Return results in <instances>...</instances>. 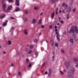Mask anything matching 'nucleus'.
<instances>
[{
  "instance_id": "obj_39",
  "label": "nucleus",
  "mask_w": 78,
  "mask_h": 78,
  "mask_svg": "<svg viewBox=\"0 0 78 78\" xmlns=\"http://www.w3.org/2000/svg\"><path fill=\"white\" fill-rule=\"evenodd\" d=\"M55 46H56V47H58V44L57 43H55Z\"/></svg>"
},
{
  "instance_id": "obj_61",
  "label": "nucleus",
  "mask_w": 78,
  "mask_h": 78,
  "mask_svg": "<svg viewBox=\"0 0 78 78\" xmlns=\"http://www.w3.org/2000/svg\"><path fill=\"white\" fill-rule=\"evenodd\" d=\"M4 1H5V0H2V2H4Z\"/></svg>"
},
{
  "instance_id": "obj_63",
  "label": "nucleus",
  "mask_w": 78,
  "mask_h": 78,
  "mask_svg": "<svg viewBox=\"0 0 78 78\" xmlns=\"http://www.w3.org/2000/svg\"><path fill=\"white\" fill-rule=\"evenodd\" d=\"M64 72H66V70H63Z\"/></svg>"
},
{
  "instance_id": "obj_28",
  "label": "nucleus",
  "mask_w": 78,
  "mask_h": 78,
  "mask_svg": "<svg viewBox=\"0 0 78 78\" xmlns=\"http://www.w3.org/2000/svg\"><path fill=\"white\" fill-rule=\"evenodd\" d=\"M24 12L25 14H28V12L27 10H25Z\"/></svg>"
},
{
  "instance_id": "obj_25",
  "label": "nucleus",
  "mask_w": 78,
  "mask_h": 78,
  "mask_svg": "<svg viewBox=\"0 0 78 78\" xmlns=\"http://www.w3.org/2000/svg\"><path fill=\"white\" fill-rule=\"evenodd\" d=\"M8 1L9 3H12L13 2V0H7Z\"/></svg>"
},
{
  "instance_id": "obj_56",
  "label": "nucleus",
  "mask_w": 78,
  "mask_h": 78,
  "mask_svg": "<svg viewBox=\"0 0 78 78\" xmlns=\"http://www.w3.org/2000/svg\"><path fill=\"white\" fill-rule=\"evenodd\" d=\"M62 12H63V13H64V10H63L62 11Z\"/></svg>"
},
{
  "instance_id": "obj_9",
  "label": "nucleus",
  "mask_w": 78,
  "mask_h": 78,
  "mask_svg": "<svg viewBox=\"0 0 78 78\" xmlns=\"http://www.w3.org/2000/svg\"><path fill=\"white\" fill-rule=\"evenodd\" d=\"M3 12H7V13H9L10 12V11L9 10L7 9L6 10L5 9V11H4L3 10Z\"/></svg>"
},
{
  "instance_id": "obj_4",
  "label": "nucleus",
  "mask_w": 78,
  "mask_h": 78,
  "mask_svg": "<svg viewBox=\"0 0 78 78\" xmlns=\"http://www.w3.org/2000/svg\"><path fill=\"white\" fill-rule=\"evenodd\" d=\"M67 5L66 4L65 6V9H66V11L67 12H70V9H71V7L69 6L68 7Z\"/></svg>"
},
{
  "instance_id": "obj_20",
  "label": "nucleus",
  "mask_w": 78,
  "mask_h": 78,
  "mask_svg": "<svg viewBox=\"0 0 78 78\" xmlns=\"http://www.w3.org/2000/svg\"><path fill=\"white\" fill-rule=\"evenodd\" d=\"M5 17V15L3 14L1 16V19H3Z\"/></svg>"
},
{
  "instance_id": "obj_17",
  "label": "nucleus",
  "mask_w": 78,
  "mask_h": 78,
  "mask_svg": "<svg viewBox=\"0 0 78 78\" xmlns=\"http://www.w3.org/2000/svg\"><path fill=\"white\" fill-rule=\"evenodd\" d=\"M7 22H8V20H6L5 22L3 24V26H6L7 24Z\"/></svg>"
},
{
  "instance_id": "obj_49",
  "label": "nucleus",
  "mask_w": 78,
  "mask_h": 78,
  "mask_svg": "<svg viewBox=\"0 0 78 78\" xmlns=\"http://www.w3.org/2000/svg\"><path fill=\"white\" fill-rule=\"evenodd\" d=\"M60 22L61 23H64V22H63V21L62 20L60 21Z\"/></svg>"
},
{
  "instance_id": "obj_2",
  "label": "nucleus",
  "mask_w": 78,
  "mask_h": 78,
  "mask_svg": "<svg viewBox=\"0 0 78 78\" xmlns=\"http://www.w3.org/2000/svg\"><path fill=\"white\" fill-rule=\"evenodd\" d=\"M74 70H75V68L74 67H73V68L69 71L68 73V77H69V78H70V77H72V76H73Z\"/></svg>"
},
{
  "instance_id": "obj_45",
  "label": "nucleus",
  "mask_w": 78,
  "mask_h": 78,
  "mask_svg": "<svg viewBox=\"0 0 78 78\" xmlns=\"http://www.w3.org/2000/svg\"><path fill=\"white\" fill-rule=\"evenodd\" d=\"M76 9H73V12H75L76 11Z\"/></svg>"
},
{
  "instance_id": "obj_5",
  "label": "nucleus",
  "mask_w": 78,
  "mask_h": 78,
  "mask_svg": "<svg viewBox=\"0 0 78 78\" xmlns=\"http://www.w3.org/2000/svg\"><path fill=\"white\" fill-rule=\"evenodd\" d=\"M64 64L66 66V67L67 69H69L70 67V62L68 61L65 62Z\"/></svg>"
},
{
  "instance_id": "obj_7",
  "label": "nucleus",
  "mask_w": 78,
  "mask_h": 78,
  "mask_svg": "<svg viewBox=\"0 0 78 78\" xmlns=\"http://www.w3.org/2000/svg\"><path fill=\"white\" fill-rule=\"evenodd\" d=\"M24 33L26 35H28V30L25 29L24 30Z\"/></svg>"
},
{
  "instance_id": "obj_8",
  "label": "nucleus",
  "mask_w": 78,
  "mask_h": 78,
  "mask_svg": "<svg viewBox=\"0 0 78 78\" xmlns=\"http://www.w3.org/2000/svg\"><path fill=\"white\" fill-rule=\"evenodd\" d=\"M32 22L33 23H36V19L35 18H33L32 19Z\"/></svg>"
},
{
  "instance_id": "obj_16",
  "label": "nucleus",
  "mask_w": 78,
  "mask_h": 78,
  "mask_svg": "<svg viewBox=\"0 0 78 78\" xmlns=\"http://www.w3.org/2000/svg\"><path fill=\"white\" fill-rule=\"evenodd\" d=\"M20 10V8L19 7H17L16 9H15V11L16 12H17L18 11H19Z\"/></svg>"
},
{
  "instance_id": "obj_22",
  "label": "nucleus",
  "mask_w": 78,
  "mask_h": 78,
  "mask_svg": "<svg viewBox=\"0 0 78 78\" xmlns=\"http://www.w3.org/2000/svg\"><path fill=\"white\" fill-rule=\"evenodd\" d=\"M66 16L67 17V19H68L69 18V17H70V15H69V14H67Z\"/></svg>"
},
{
  "instance_id": "obj_26",
  "label": "nucleus",
  "mask_w": 78,
  "mask_h": 78,
  "mask_svg": "<svg viewBox=\"0 0 78 78\" xmlns=\"http://www.w3.org/2000/svg\"><path fill=\"white\" fill-rule=\"evenodd\" d=\"M31 53H32V51L31 50L29 51L28 52V53H29V54H31Z\"/></svg>"
},
{
  "instance_id": "obj_47",
  "label": "nucleus",
  "mask_w": 78,
  "mask_h": 78,
  "mask_svg": "<svg viewBox=\"0 0 78 78\" xmlns=\"http://www.w3.org/2000/svg\"><path fill=\"white\" fill-rule=\"evenodd\" d=\"M48 73V72H47V71L45 73V75H47Z\"/></svg>"
},
{
  "instance_id": "obj_14",
  "label": "nucleus",
  "mask_w": 78,
  "mask_h": 78,
  "mask_svg": "<svg viewBox=\"0 0 78 78\" xmlns=\"http://www.w3.org/2000/svg\"><path fill=\"white\" fill-rule=\"evenodd\" d=\"M51 70H50V69H49V72L48 73V76H51Z\"/></svg>"
},
{
  "instance_id": "obj_52",
  "label": "nucleus",
  "mask_w": 78,
  "mask_h": 78,
  "mask_svg": "<svg viewBox=\"0 0 78 78\" xmlns=\"http://www.w3.org/2000/svg\"><path fill=\"white\" fill-rule=\"evenodd\" d=\"M61 10H60L59 11V13H61Z\"/></svg>"
},
{
  "instance_id": "obj_24",
  "label": "nucleus",
  "mask_w": 78,
  "mask_h": 78,
  "mask_svg": "<svg viewBox=\"0 0 78 78\" xmlns=\"http://www.w3.org/2000/svg\"><path fill=\"white\" fill-rule=\"evenodd\" d=\"M75 67L77 68L78 67V62H76L75 65Z\"/></svg>"
},
{
  "instance_id": "obj_44",
  "label": "nucleus",
  "mask_w": 78,
  "mask_h": 78,
  "mask_svg": "<svg viewBox=\"0 0 78 78\" xmlns=\"http://www.w3.org/2000/svg\"><path fill=\"white\" fill-rule=\"evenodd\" d=\"M11 67H13L14 66V64L11 63Z\"/></svg>"
},
{
  "instance_id": "obj_15",
  "label": "nucleus",
  "mask_w": 78,
  "mask_h": 78,
  "mask_svg": "<svg viewBox=\"0 0 78 78\" xmlns=\"http://www.w3.org/2000/svg\"><path fill=\"white\" fill-rule=\"evenodd\" d=\"M20 54V51H16V55L17 56H19Z\"/></svg>"
},
{
  "instance_id": "obj_55",
  "label": "nucleus",
  "mask_w": 78,
  "mask_h": 78,
  "mask_svg": "<svg viewBox=\"0 0 78 78\" xmlns=\"http://www.w3.org/2000/svg\"><path fill=\"white\" fill-rule=\"evenodd\" d=\"M58 9L57 8L56 10V12H58Z\"/></svg>"
},
{
  "instance_id": "obj_12",
  "label": "nucleus",
  "mask_w": 78,
  "mask_h": 78,
  "mask_svg": "<svg viewBox=\"0 0 78 78\" xmlns=\"http://www.w3.org/2000/svg\"><path fill=\"white\" fill-rule=\"evenodd\" d=\"M5 8H6V4L4 3L3 5V9L4 11H5Z\"/></svg>"
},
{
  "instance_id": "obj_1",
  "label": "nucleus",
  "mask_w": 78,
  "mask_h": 78,
  "mask_svg": "<svg viewBox=\"0 0 78 78\" xmlns=\"http://www.w3.org/2000/svg\"><path fill=\"white\" fill-rule=\"evenodd\" d=\"M74 32H76V33L78 32V27L76 26H72L71 29L68 30V33L70 34L71 33H74Z\"/></svg>"
},
{
  "instance_id": "obj_18",
  "label": "nucleus",
  "mask_w": 78,
  "mask_h": 78,
  "mask_svg": "<svg viewBox=\"0 0 78 78\" xmlns=\"http://www.w3.org/2000/svg\"><path fill=\"white\" fill-rule=\"evenodd\" d=\"M18 74L19 76H21V75H22V72H21L20 71H18Z\"/></svg>"
},
{
  "instance_id": "obj_21",
  "label": "nucleus",
  "mask_w": 78,
  "mask_h": 78,
  "mask_svg": "<svg viewBox=\"0 0 78 78\" xmlns=\"http://www.w3.org/2000/svg\"><path fill=\"white\" fill-rule=\"evenodd\" d=\"M42 23V19H40L39 20L38 22V24H41V23Z\"/></svg>"
},
{
  "instance_id": "obj_30",
  "label": "nucleus",
  "mask_w": 78,
  "mask_h": 78,
  "mask_svg": "<svg viewBox=\"0 0 78 78\" xmlns=\"http://www.w3.org/2000/svg\"><path fill=\"white\" fill-rule=\"evenodd\" d=\"M24 20L26 22L27 21V18H25L24 19Z\"/></svg>"
},
{
  "instance_id": "obj_27",
  "label": "nucleus",
  "mask_w": 78,
  "mask_h": 78,
  "mask_svg": "<svg viewBox=\"0 0 78 78\" xmlns=\"http://www.w3.org/2000/svg\"><path fill=\"white\" fill-rule=\"evenodd\" d=\"M8 43L9 45H11V41H8Z\"/></svg>"
},
{
  "instance_id": "obj_58",
  "label": "nucleus",
  "mask_w": 78,
  "mask_h": 78,
  "mask_svg": "<svg viewBox=\"0 0 78 78\" xmlns=\"http://www.w3.org/2000/svg\"><path fill=\"white\" fill-rule=\"evenodd\" d=\"M11 75V73H9V75Z\"/></svg>"
},
{
  "instance_id": "obj_6",
  "label": "nucleus",
  "mask_w": 78,
  "mask_h": 78,
  "mask_svg": "<svg viewBox=\"0 0 78 78\" xmlns=\"http://www.w3.org/2000/svg\"><path fill=\"white\" fill-rule=\"evenodd\" d=\"M15 4L16 6H19V0H16Z\"/></svg>"
},
{
  "instance_id": "obj_40",
  "label": "nucleus",
  "mask_w": 78,
  "mask_h": 78,
  "mask_svg": "<svg viewBox=\"0 0 78 78\" xmlns=\"http://www.w3.org/2000/svg\"><path fill=\"white\" fill-rule=\"evenodd\" d=\"M26 61L27 62H29V60L28 58L26 59Z\"/></svg>"
},
{
  "instance_id": "obj_29",
  "label": "nucleus",
  "mask_w": 78,
  "mask_h": 78,
  "mask_svg": "<svg viewBox=\"0 0 78 78\" xmlns=\"http://www.w3.org/2000/svg\"><path fill=\"white\" fill-rule=\"evenodd\" d=\"M33 48V45H31L30 47V48Z\"/></svg>"
},
{
  "instance_id": "obj_46",
  "label": "nucleus",
  "mask_w": 78,
  "mask_h": 78,
  "mask_svg": "<svg viewBox=\"0 0 78 78\" xmlns=\"http://www.w3.org/2000/svg\"><path fill=\"white\" fill-rule=\"evenodd\" d=\"M63 34H66V31H64V32H63Z\"/></svg>"
},
{
  "instance_id": "obj_59",
  "label": "nucleus",
  "mask_w": 78,
  "mask_h": 78,
  "mask_svg": "<svg viewBox=\"0 0 78 78\" xmlns=\"http://www.w3.org/2000/svg\"><path fill=\"white\" fill-rule=\"evenodd\" d=\"M56 14H58V12H56Z\"/></svg>"
},
{
  "instance_id": "obj_54",
  "label": "nucleus",
  "mask_w": 78,
  "mask_h": 78,
  "mask_svg": "<svg viewBox=\"0 0 78 78\" xmlns=\"http://www.w3.org/2000/svg\"><path fill=\"white\" fill-rule=\"evenodd\" d=\"M60 19H61V17H59V21H60Z\"/></svg>"
},
{
  "instance_id": "obj_50",
  "label": "nucleus",
  "mask_w": 78,
  "mask_h": 78,
  "mask_svg": "<svg viewBox=\"0 0 78 78\" xmlns=\"http://www.w3.org/2000/svg\"><path fill=\"white\" fill-rule=\"evenodd\" d=\"M25 51H28V49H25Z\"/></svg>"
},
{
  "instance_id": "obj_33",
  "label": "nucleus",
  "mask_w": 78,
  "mask_h": 78,
  "mask_svg": "<svg viewBox=\"0 0 78 78\" xmlns=\"http://www.w3.org/2000/svg\"><path fill=\"white\" fill-rule=\"evenodd\" d=\"M34 42H37V40L35 39L34 40Z\"/></svg>"
},
{
  "instance_id": "obj_38",
  "label": "nucleus",
  "mask_w": 78,
  "mask_h": 78,
  "mask_svg": "<svg viewBox=\"0 0 78 78\" xmlns=\"http://www.w3.org/2000/svg\"><path fill=\"white\" fill-rule=\"evenodd\" d=\"M70 41L71 42H73V39H71L70 40Z\"/></svg>"
},
{
  "instance_id": "obj_53",
  "label": "nucleus",
  "mask_w": 78,
  "mask_h": 78,
  "mask_svg": "<svg viewBox=\"0 0 78 78\" xmlns=\"http://www.w3.org/2000/svg\"><path fill=\"white\" fill-rule=\"evenodd\" d=\"M45 66V63H44L43 64V66Z\"/></svg>"
},
{
  "instance_id": "obj_43",
  "label": "nucleus",
  "mask_w": 78,
  "mask_h": 78,
  "mask_svg": "<svg viewBox=\"0 0 78 78\" xmlns=\"http://www.w3.org/2000/svg\"><path fill=\"white\" fill-rule=\"evenodd\" d=\"M3 54H6V52L5 51H3Z\"/></svg>"
},
{
  "instance_id": "obj_60",
  "label": "nucleus",
  "mask_w": 78,
  "mask_h": 78,
  "mask_svg": "<svg viewBox=\"0 0 78 78\" xmlns=\"http://www.w3.org/2000/svg\"><path fill=\"white\" fill-rule=\"evenodd\" d=\"M57 25H59V23H58Z\"/></svg>"
},
{
  "instance_id": "obj_10",
  "label": "nucleus",
  "mask_w": 78,
  "mask_h": 78,
  "mask_svg": "<svg viewBox=\"0 0 78 78\" xmlns=\"http://www.w3.org/2000/svg\"><path fill=\"white\" fill-rule=\"evenodd\" d=\"M12 8V5H9L7 9H8L10 11V10H11Z\"/></svg>"
},
{
  "instance_id": "obj_57",
  "label": "nucleus",
  "mask_w": 78,
  "mask_h": 78,
  "mask_svg": "<svg viewBox=\"0 0 78 78\" xmlns=\"http://www.w3.org/2000/svg\"><path fill=\"white\" fill-rule=\"evenodd\" d=\"M43 13H41L40 14V15L41 16H42V14Z\"/></svg>"
},
{
  "instance_id": "obj_62",
  "label": "nucleus",
  "mask_w": 78,
  "mask_h": 78,
  "mask_svg": "<svg viewBox=\"0 0 78 78\" xmlns=\"http://www.w3.org/2000/svg\"><path fill=\"white\" fill-rule=\"evenodd\" d=\"M2 28V27H0V30Z\"/></svg>"
},
{
  "instance_id": "obj_41",
  "label": "nucleus",
  "mask_w": 78,
  "mask_h": 78,
  "mask_svg": "<svg viewBox=\"0 0 78 78\" xmlns=\"http://www.w3.org/2000/svg\"><path fill=\"white\" fill-rule=\"evenodd\" d=\"M61 51H62V53H64V50H63V49L61 50Z\"/></svg>"
},
{
  "instance_id": "obj_31",
  "label": "nucleus",
  "mask_w": 78,
  "mask_h": 78,
  "mask_svg": "<svg viewBox=\"0 0 78 78\" xmlns=\"http://www.w3.org/2000/svg\"><path fill=\"white\" fill-rule=\"evenodd\" d=\"M45 27V26L44 25H42L41 26V28H44Z\"/></svg>"
},
{
  "instance_id": "obj_32",
  "label": "nucleus",
  "mask_w": 78,
  "mask_h": 78,
  "mask_svg": "<svg viewBox=\"0 0 78 78\" xmlns=\"http://www.w3.org/2000/svg\"><path fill=\"white\" fill-rule=\"evenodd\" d=\"M60 72L62 74V75H63V74H64V73L62 71H60Z\"/></svg>"
},
{
  "instance_id": "obj_34",
  "label": "nucleus",
  "mask_w": 78,
  "mask_h": 78,
  "mask_svg": "<svg viewBox=\"0 0 78 78\" xmlns=\"http://www.w3.org/2000/svg\"><path fill=\"white\" fill-rule=\"evenodd\" d=\"M14 30V27H12L11 28V30Z\"/></svg>"
},
{
  "instance_id": "obj_36",
  "label": "nucleus",
  "mask_w": 78,
  "mask_h": 78,
  "mask_svg": "<svg viewBox=\"0 0 78 78\" xmlns=\"http://www.w3.org/2000/svg\"><path fill=\"white\" fill-rule=\"evenodd\" d=\"M34 9H35V10H37V9H38V8L37 7H35L34 8Z\"/></svg>"
},
{
  "instance_id": "obj_23",
  "label": "nucleus",
  "mask_w": 78,
  "mask_h": 78,
  "mask_svg": "<svg viewBox=\"0 0 78 78\" xmlns=\"http://www.w3.org/2000/svg\"><path fill=\"white\" fill-rule=\"evenodd\" d=\"M31 66H32V65H31V63H30L28 65V67H31Z\"/></svg>"
},
{
  "instance_id": "obj_13",
  "label": "nucleus",
  "mask_w": 78,
  "mask_h": 78,
  "mask_svg": "<svg viewBox=\"0 0 78 78\" xmlns=\"http://www.w3.org/2000/svg\"><path fill=\"white\" fill-rule=\"evenodd\" d=\"M73 59L74 61H75L76 62H77L78 61V58L76 57H74L73 58Z\"/></svg>"
},
{
  "instance_id": "obj_64",
  "label": "nucleus",
  "mask_w": 78,
  "mask_h": 78,
  "mask_svg": "<svg viewBox=\"0 0 78 78\" xmlns=\"http://www.w3.org/2000/svg\"><path fill=\"white\" fill-rule=\"evenodd\" d=\"M54 56H53L52 57V59H54Z\"/></svg>"
},
{
  "instance_id": "obj_48",
  "label": "nucleus",
  "mask_w": 78,
  "mask_h": 78,
  "mask_svg": "<svg viewBox=\"0 0 78 78\" xmlns=\"http://www.w3.org/2000/svg\"><path fill=\"white\" fill-rule=\"evenodd\" d=\"M11 19H14V18L13 17H11Z\"/></svg>"
},
{
  "instance_id": "obj_11",
  "label": "nucleus",
  "mask_w": 78,
  "mask_h": 78,
  "mask_svg": "<svg viewBox=\"0 0 78 78\" xmlns=\"http://www.w3.org/2000/svg\"><path fill=\"white\" fill-rule=\"evenodd\" d=\"M51 45L52 46H53V45H54V41H53V40L51 39Z\"/></svg>"
},
{
  "instance_id": "obj_3",
  "label": "nucleus",
  "mask_w": 78,
  "mask_h": 78,
  "mask_svg": "<svg viewBox=\"0 0 78 78\" xmlns=\"http://www.w3.org/2000/svg\"><path fill=\"white\" fill-rule=\"evenodd\" d=\"M57 27L56 26H55L54 27V28L55 29V31L56 34L57 39L58 41H59V36H60V35L59 34V32H58V29H57Z\"/></svg>"
},
{
  "instance_id": "obj_19",
  "label": "nucleus",
  "mask_w": 78,
  "mask_h": 78,
  "mask_svg": "<svg viewBox=\"0 0 78 78\" xmlns=\"http://www.w3.org/2000/svg\"><path fill=\"white\" fill-rule=\"evenodd\" d=\"M54 16H55V13H54V12H53L52 14L51 15V19H53V18L54 17Z\"/></svg>"
},
{
  "instance_id": "obj_42",
  "label": "nucleus",
  "mask_w": 78,
  "mask_h": 78,
  "mask_svg": "<svg viewBox=\"0 0 78 78\" xmlns=\"http://www.w3.org/2000/svg\"><path fill=\"white\" fill-rule=\"evenodd\" d=\"M51 2H53V3H55V0H51Z\"/></svg>"
},
{
  "instance_id": "obj_51",
  "label": "nucleus",
  "mask_w": 78,
  "mask_h": 78,
  "mask_svg": "<svg viewBox=\"0 0 78 78\" xmlns=\"http://www.w3.org/2000/svg\"><path fill=\"white\" fill-rule=\"evenodd\" d=\"M35 54L36 55H38V53H37V52H36L35 53Z\"/></svg>"
},
{
  "instance_id": "obj_35",
  "label": "nucleus",
  "mask_w": 78,
  "mask_h": 78,
  "mask_svg": "<svg viewBox=\"0 0 78 78\" xmlns=\"http://www.w3.org/2000/svg\"><path fill=\"white\" fill-rule=\"evenodd\" d=\"M66 4H65V3H63L62 4V6H65H65H66Z\"/></svg>"
},
{
  "instance_id": "obj_37",
  "label": "nucleus",
  "mask_w": 78,
  "mask_h": 78,
  "mask_svg": "<svg viewBox=\"0 0 78 78\" xmlns=\"http://www.w3.org/2000/svg\"><path fill=\"white\" fill-rule=\"evenodd\" d=\"M52 25H50V26H49V28H50V29H51L52 28Z\"/></svg>"
}]
</instances>
